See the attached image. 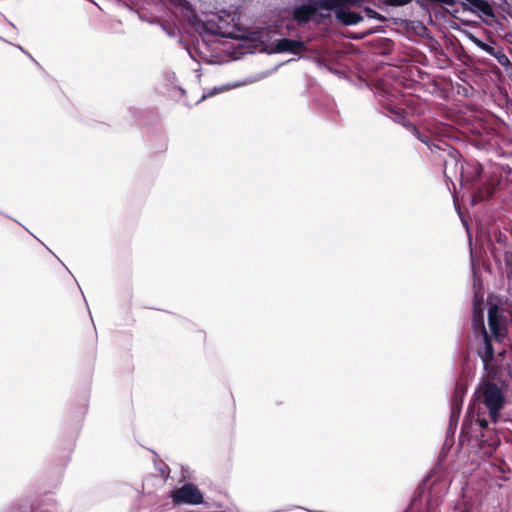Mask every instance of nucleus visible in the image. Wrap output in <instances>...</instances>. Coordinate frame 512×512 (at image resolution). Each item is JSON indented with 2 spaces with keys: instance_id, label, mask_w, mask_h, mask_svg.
I'll return each instance as SVG.
<instances>
[{
  "instance_id": "ddd939ff",
  "label": "nucleus",
  "mask_w": 512,
  "mask_h": 512,
  "mask_svg": "<svg viewBox=\"0 0 512 512\" xmlns=\"http://www.w3.org/2000/svg\"><path fill=\"white\" fill-rule=\"evenodd\" d=\"M494 358V348L491 342L490 337L484 331V353L482 355L483 362L487 365Z\"/></svg>"
},
{
  "instance_id": "423d86ee",
  "label": "nucleus",
  "mask_w": 512,
  "mask_h": 512,
  "mask_svg": "<svg viewBox=\"0 0 512 512\" xmlns=\"http://www.w3.org/2000/svg\"><path fill=\"white\" fill-rule=\"evenodd\" d=\"M320 10V0H308L292 8L293 19L298 25L308 23Z\"/></svg>"
},
{
  "instance_id": "39448f33",
  "label": "nucleus",
  "mask_w": 512,
  "mask_h": 512,
  "mask_svg": "<svg viewBox=\"0 0 512 512\" xmlns=\"http://www.w3.org/2000/svg\"><path fill=\"white\" fill-rule=\"evenodd\" d=\"M170 497L175 505H199L204 501L203 494L192 483H185L181 487L174 489Z\"/></svg>"
},
{
  "instance_id": "0eeeda50",
  "label": "nucleus",
  "mask_w": 512,
  "mask_h": 512,
  "mask_svg": "<svg viewBox=\"0 0 512 512\" xmlns=\"http://www.w3.org/2000/svg\"><path fill=\"white\" fill-rule=\"evenodd\" d=\"M265 77H266V73H260V74L251 75V76L246 77V78H244L243 80H240V81L231 82V83H228V84H225V85H221V86H216L213 89H211L208 93L203 94L202 97H201V100H204L207 97L216 95V94L224 92V91H228V90H231V89H235V88H238V87H242V86H246V85H250V84L256 83V82L262 80Z\"/></svg>"
},
{
  "instance_id": "6e6552de",
  "label": "nucleus",
  "mask_w": 512,
  "mask_h": 512,
  "mask_svg": "<svg viewBox=\"0 0 512 512\" xmlns=\"http://www.w3.org/2000/svg\"><path fill=\"white\" fill-rule=\"evenodd\" d=\"M469 5V10L473 13H480L482 16L495 18L494 10L487 0H464Z\"/></svg>"
},
{
  "instance_id": "7ed1b4c3",
  "label": "nucleus",
  "mask_w": 512,
  "mask_h": 512,
  "mask_svg": "<svg viewBox=\"0 0 512 512\" xmlns=\"http://www.w3.org/2000/svg\"><path fill=\"white\" fill-rule=\"evenodd\" d=\"M364 0H322V10L333 11L336 20L344 26L355 25L363 20L361 13L354 8H361Z\"/></svg>"
},
{
  "instance_id": "f03ea898",
  "label": "nucleus",
  "mask_w": 512,
  "mask_h": 512,
  "mask_svg": "<svg viewBox=\"0 0 512 512\" xmlns=\"http://www.w3.org/2000/svg\"><path fill=\"white\" fill-rule=\"evenodd\" d=\"M192 23L200 34H215L225 38L238 37V29L234 22V17L227 12L212 14L205 21L194 17Z\"/></svg>"
},
{
  "instance_id": "dca6fc26",
  "label": "nucleus",
  "mask_w": 512,
  "mask_h": 512,
  "mask_svg": "<svg viewBox=\"0 0 512 512\" xmlns=\"http://www.w3.org/2000/svg\"><path fill=\"white\" fill-rule=\"evenodd\" d=\"M411 1L412 0H384V3L388 6L400 7L409 4Z\"/></svg>"
},
{
  "instance_id": "1a4fd4ad",
  "label": "nucleus",
  "mask_w": 512,
  "mask_h": 512,
  "mask_svg": "<svg viewBox=\"0 0 512 512\" xmlns=\"http://www.w3.org/2000/svg\"><path fill=\"white\" fill-rule=\"evenodd\" d=\"M275 47L278 52L299 53L304 48V43L299 40L282 38L276 41Z\"/></svg>"
},
{
  "instance_id": "f8f14e48",
  "label": "nucleus",
  "mask_w": 512,
  "mask_h": 512,
  "mask_svg": "<svg viewBox=\"0 0 512 512\" xmlns=\"http://www.w3.org/2000/svg\"><path fill=\"white\" fill-rule=\"evenodd\" d=\"M464 394H465V389L460 387L459 384H457V386L455 388V392L453 394V398H452V416L456 413L457 414L460 413Z\"/></svg>"
},
{
  "instance_id": "9d476101",
  "label": "nucleus",
  "mask_w": 512,
  "mask_h": 512,
  "mask_svg": "<svg viewBox=\"0 0 512 512\" xmlns=\"http://www.w3.org/2000/svg\"><path fill=\"white\" fill-rule=\"evenodd\" d=\"M499 318L500 314L498 307L496 305L491 306L488 310V325L492 334L497 338L503 335Z\"/></svg>"
},
{
  "instance_id": "a211bd4d",
  "label": "nucleus",
  "mask_w": 512,
  "mask_h": 512,
  "mask_svg": "<svg viewBox=\"0 0 512 512\" xmlns=\"http://www.w3.org/2000/svg\"><path fill=\"white\" fill-rule=\"evenodd\" d=\"M476 422L482 429L488 428V421L485 418H477Z\"/></svg>"
},
{
  "instance_id": "9b49d317",
  "label": "nucleus",
  "mask_w": 512,
  "mask_h": 512,
  "mask_svg": "<svg viewBox=\"0 0 512 512\" xmlns=\"http://www.w3.org/2000/svg\"><path fill=\"white\" fill-rule=\"evenodd\" d=\"M496 184L493 182H486L482 184L473 196L475 202H482L489 199L495 192Z\"/></svg>"
},
{
  "instance_id": "f3484780",
  "label": "nucleus",
  "mask_w": 512,
  "mask_h": 512,
  "mask_svg": "<svg viewBox=\"0 0 512 512\" xmlns=\"http://www.w3.org/2000/svg\"><path fill=\"white\" fill-rule=\"evenodd\" d=\"M168 84H174L176 81V74L174 72H166L164 75Z\"/></svg>"
},
{
  "instance_id": "20e7f679",
  "label": "nucleus",
  "mask_w": 512,
  "mask_h": 512,
  "mask_svg": "<svg viewBox=\"0 0 512 512\" xmlns=\"http://www.w3.org/2000/svg\"><path fill=\"white\" fill-rule=\"evenodd\" d=\"M483 403L489 410L493 422L498 421L500 410L504 406V395L498 385L494 382H487L482 386Z\"/></svg>"
},
{
  "instance_id": "f257e3e1",
  "label": "nucleus",
  "mask_w": 512,
  "mask_h": 512,
  "mask_svg": "<svg viewBox=\"0 0 512 512\" xmlns=\"http://www.w3.org/2000/svg\"><path fill=\"white\" fill-rule=\"evenodd\" d=\"M410 132L425 144L433 154H437L438 159L442 161L443 173L446 178L456 175L459 165L460 153L452 147L446 140L431 135L428 131H421L415 125L409 124Z\"/></svg>"
},
{
  "instance_id": "2eb2a0df",
  "label": "nucleus",
  "mask_w": 512,
  "mask_h": 512,
  "mask_svg": "<svg viewBox=\"0 0 512 512\" xmlns=\"http://www.w3.org/2000/svg\"><path fill=\"white\" fill-rule=\"evenodd\" d=\"M471 168V177H466L467 180H471V181H474L476 179H478L482 172H483V168L480 164H474V165H471L470 166Z\"/></svg>"
},
{
  "instance_id": "4468645a",
  "label": "nucleus",
  "mask_w": 512,
  "mask_h": 512,
  "mask_svg": "<svg viewBox=\"0 0 512 512\" xmlns=\"http://www.w3.org/2000/svg\"><path fill=\"white\" fill-rule=\"evenodd\" d=\"M360 10H362L363 13H365V15L368 17V18H371V19H376L378 21H385V17L383 15H381L380 13H378L377 11L373 10L372 8L370 7H361L359 8Z\"/></svg>"
},
{
  "instance_id": "6ab92c4d",
  "label": "nucleus",
  "mask_w": 512,
  "mask_h": 512,
  "mask_svg": "<svg viewBox=\"0 0 512 512\" xmlns=\"http://www.w3.org/2000/svg\"><path fill=\"white\" fill-rule=\"evenodd\" d=\"M321 65H322V69L325 67L328 71H330V68L324 64V59L323 58H322Z\"/></svg>"
}]
</instances>
